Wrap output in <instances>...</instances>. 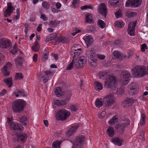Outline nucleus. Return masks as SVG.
I'll use <instances>...</instances> for the list:
<instances>
[{
    "label": "nucleus",
    "instance_id": "603ef678",
    "mask_svg": "<svg viewBox=\"0 0 148 148\" xmlns=\"http://www.w3.org/2000/svg\"><path fill=\"white\" fill-rule=\"evenodd\" d=\"M15 77L16 80L18 79H23V75L21 73H16Z\"/></svg>",
    "mask_w": 148,
    "mask_h": 148
},
{
    "label": "nucleus",
    "instance_id": "a18cd8bd",
    "mask_svg": "<svg viewBox=\"0 0 148 148\" xmlns=\"http://www.w3.org/2000/svg\"><path fill=\"white\" fill-rule=\"evenodd\" d=\"M98 24L101 29L104 28L106 25L105 23L101 20H99L98 21Z\"/></svg>",
    "mask_w": 148,
    "mask_h": 148
},
{
    "label": "nucleus",
    "instance_id": "052dcab7",
    "mask_svg": "<svg viewBox=\"0 0 148 148\" xmlns=\"http://www.w3.org/2000/svg\"><path fill=\"white\" fill-rule=\"evenodd\" d=\"M55 105L58 106H62V101L61 100H57L54 102Z\"/></svg>",
    "mask_w": 148,
    "mask_h": 148
},
{
    "label": "nucleus",
    "instance_id": "423d86ee",
    "mask_svg": "<svg viewBox=\"0 0 148 148\" xmlns=\"http://www.w3.org/2000/svg\"><path fill=\"white\" fill-rule=\"evenodd\" d=\"M40 75L41 76V81L43 83H45L48 81L49 75H53V72L49 71H46L43 73L40 72L39 75H37V76L39 78Z\"/></svg>",
    "mask_w": 148,
    "mask_h": 148
},
{
    "label": "nucleus",
    "instance_id": "3c124183",
    "mask_svg": "<svg viewBox=\"0 0 148 148\" xmlns=\"http://www.w3.org/2000/svg\"><path fill=\"white\" fill-rule=\"evenodd\" d=\"M18 93L19 95H21L23 96H25V92L23 90H19L17 89L14 93V94H16Z\"/></svg>",
    "mask_w": 148,
    "mask_h": 148
},
{
    "label": "nucleus",
    "instance_id": "58836bf2",
    "mask_svg": "<svg viewBox=\"0 0 148 148\" xmlns=\"http://www.w3.org/2000/svg\"><path fill=\"white\" fill-rule=\"evenodd\" d=\"M124 23L122 21H116L115 22L114 25L116 27L118 28H122L124 25Z\"/></svg>",
    "mask_w": 148,
    "mask_h": 148
},
{
    "label": "nucleus",
    "instance_id": "774afa93",
    "mask_svg": "<svg viewBox=\"0 0 148 148\" xmlns=\"http://www.w3.org/2000/svg\"><path fill=\"white\" fill-rule=\"evenodd\" d=\"M97 56L99 59L101 60H104L105 58V56L104 55L97 54Z\"/></svg>",
    "mask_w": 148,
    "mask_h": 148
},
{
    "label": "nucleus",
    "instance_id": "72a5a7b5",
    "mask_svg": "<svg viewBox=\"0 0 148 148\" xmlns=\"http://www.w3.org/2000/svg\"><path fill=\"white\" fill-rule=\"evenodd\" d=\"M86 23H91L93 22L92 19V15L91 14H87L86 16Z\"/></svg>",
    "mask_w": 148,
    "mask_h": 148
},
{
    "label": "nucleus",
    "instance_id": "c9c22d12",
    "mask_svg": "<svg viewBox=\"0 0 148 148\" xmlns=\"http://www.w3.org/2000/svg\"><path fill=\"white\" fill-rule=\"evenodd\" d=\"M118 120V118L116 116H114L109 121V124L110 125H114L117 121Z\"/></svg>",
    "mask_w": 148,
    "mask_h": 148
},
{
    "label": "nucleus",
    "instance_id": "6e6552de",
    "mask_svg": "<svg viewBox=\"0 0 148 148\" xmlns=\"http://www.w3.org/2000/svg\"><path fill=\"white\" fill-rule=\"evenodd\" d=\"M125 120L126 121L125 122L116 125H115V127L116 131L120 133H122L125 129V127L130 124V121L129 119L127 118H125Z\"/></svg>",
    "mask_w": 148,
    "mask_h": 148
},
{
    "label": "nucleus",
    "instance_id": "2eb2a0df",
    "mask_svg": "<svg viewBox=\"0 0 148 148\" xmlns=\"http://www.w3.org/2000/svg\"><path fill=\"white\" fill-rule=\"evenodd\" d=\"M124 75L122 81V84L123 85H126L129 82V77L130 74L128 71H125L123 72Z\"/></svg>",
    "mask_w": 148,
    "mask_h": 148
},
{
    "label": "nucleus",
    "instance_id": "4d7b16f0",
    "mask_svg": "<svg viewBox=\"0 0 148 148\" xmlns=\"http://www.w3.org/2000/svg\"><path fill=\"white\" fill-rule=\"evenodd\" d=\"M89 31L90 32L95 34L96 32V30L95 27L94 26H92L90 27Z\"/></svg>",
    "mask_w": 148,
    "mask_h": 148
},
{
    "label": "nucleus",
    "instance_id": "b1692460",
    "mask_svg": "<svg viewBox=\"0 0 148 148\" xmlns=\"http://www.w3.org/2000/svg\"><path fill=\"white\" fill-rule=\"evenodd\" d=\"M18 121L23 124L24 125H27V119L25 115L19 116L18 117Z\"/></svg>",
    "mask_w": 148,
    "mask_h": 148
},
{
    "label": "nucleus",
    "instance_id": "aec40b11",
    "mask_svg": "<svg viewBox=\"0 0 148 148\" xmlns=\"http://www.w3.org/2000/svg\"><path fill=\"white\" fill-rule=\"evenodd\" d=\"M142 2V0H130V5L134 8L140 6Z\"/></svg>",
    "mask_w": 148,
    "mask_h": 148
},
{
    "label": "nucleus",
    "instance_id": "f8f14e48",
    "mask_svg": "<svg viewBox=\"0 0 148 148\" xmlns=\"http://www.w3.org/2000/svg\"><path fill=\"white\" fill-rule=\"evenodd\" d=\"M81 52V48L77 49L74 45L71 48L70 54L71 55L73 56V58L75 59L76 58V56L80 55Z\"/></svg>",
    "mask_w": 148,
    "mask_h": 148
},
{
    "label": "nucleus",
    "instance_id": "4c0bfd02",
    "mask_svg": "<svg viewBox=\"0 0 148 148\" xmlns=\"http://www.w3.org/2000/svg\"><path fill=\"white\" fill-rule=\"evenodd\" d=\"M107 131L109 136L112 137L114 135V130L112 127H109L107 129Z\"/></svg>",
    "mask_w": 148,
    "mask_h": 148
},
{
    "label": "nucleus",
    "instance_id": "680f3d73",
    "mask_svg": "<svg viewBox=\"0 0 148 148\" xmlns=\"http://www.w3.org/2000/svg\"><path fill=\"white\" fill-rule=\"evenodd\" d=\"M107 74V73L100 72L99 73V78H102L104 77L105 75Z\"/></svg>",
    "mask_w": 148,
    "mask_h": 148
},
{
    "label": "nucleus",
    "instance_id": "37998d69",
    "mask_svg": "<svg viewBox=\"0 0 148 148\" xmlns=\"http://www.w3.org/2000/svg\"><path fill=\"white\" fill-rule=\"evenodd\" d=\"M145 115L144 114H142L141 115V119L140 120V122L139 124L140 125H144L145 123Z\"/></svg>",
    "mask_w": 148,
    "mask_h": 148
},
{
    "label": "nucleus",
    "instance_id": "de8ad7c7",
    "mask_svg": "<svg viewBox=\"0 0 148 148\" xmlns=\"http://www.w3.org/2000/svg\"><path fill=\"white\" fill-rule=\"evenodd\" d=\"M69 109L72 112H75L77 109V106L76 105H72L70 106Z\"/></svg>",
    "mask_w": 148,
    "mask_h": 148
},
{
    "label": "nucleus",
    "instance_id": "bf43d9fd",
    "mask_svg": "<svg viewBox=\"0 0 148 148\" xmlns=\"http://www.w3.org/2000/svg\"><path fill=\"white\" fill-rule=\"evenodd\" d=\"M79 0H73L72 2V5L73 8H75L77 6V4L79 3Z\"/></svg>",
    "mask_w": 148,
    "mask_h": 148
},
{
    "label": "nucleus",
    "instance_id": "c756f323",
    "mask_svg": "<svg viewBox=\"0 0 148 148\" xmlns=\"http://www.w3.org/2000/svg\"><path fill=\"white\" fill-rule=\"evenodd\" d=\"M62 89L59 87L56 88L54 90V93L57 97H60L63 95V92Z\"/></svg>",
    "mask_w": 148,
    "mask_h": 148
},
{
    "label": "nucleus",
    "instance_id": "412c9836",
    "mask_svg": "<svg viewBox=\"0 0 148 148\" xmlns=\"http://www.w3.org/2000/svg\"><path fill=\"white\" fill-rule=\"evenodd\" d=\"M95 52V51L93 48H90L86 52V56L88 58L93 57V55Z\"/></svg>",
    "mask_w": 148,
    "mask_h": 148
},
{
    "label": "nucleus",
    "instance_id": "393cba45",
    "mask_svg": "<svg viewBox=\"0 0 148 148\" xmlns=\"http://www.w3.org/2000/svg\"><path fill=\"white\" fill-rule=\"evenodd\" d=\"M89 64L90 66L95 67L97 64L96 60L94 57L88 58Z\"/></svg>",
    "mask_w": 148,
    "mask_h": 148
},
{
    "label": "nucleus",
    "instance_id": "473e14b6",
    "mask_svg": "<svg viewBox=\"0 0 148 148\" xmlns=\"http://www.w3.org/2000/svg\"><path fill=\"white\" fill-rule=\"evenodd\" d=\"M121 3V2L119 1V0L117 1V0H110V1L109 2V4L115 7L119 5Z\"/></svg>",
    "mask_w": 148,
    "mask_h": 148
},
{
    "label": "nucleus",
    "instance_id": "09e8293b",
    "mask_svg": "<svg viewBox=\"0 0 148 148\" xmlns=\"http://www.w3.org/2000/svg\"><path fill=\"white\" fill-rule=\"evenodd\" d=\"M116 17L117 18H119L121 17L122 16V14L121 11L120 10H118L116 12L114 13Z\"/></svg>",
    "mask_w": 148,
    "mask_h": 148
},
{
    "label": "nucleus",
    "instance_id": "6e6d98bb",
    "mask_svg": "<svg viewBox=\"0 0 148 148\" xmlns=\"http://www.w3.org/2000/svg\"><path fill=\"white\" fill-rule=\"evenodd\" d=\"M42 6L46 9H48L49 7V3L47 1H44L42 3Z\"/></svg>",
    "mask_w": 148,
    "mask_h": 148
},
{
    "label": "nucleus",
    "instance_id": "c85d7f7f",
    "mask_svg": "<svg viewBox=\"0 0 148 148\" xmlns=\"http://www.w3.org/2000/svg\"><path fill=\"white\" fill-rule=\"evenodd\" d=\"M15 64L18 67L21 66L23 63L24 60L22 58L18 57L15 60Z\"/></svg>",
    "mask_w": 148,
    "mask_h": 148
},
{
    "label": "nucleus",
    "instance_id": "ddd939ff",
    "mask_svg": "<svg viewBox=\"0 0 148 148\" xmlns=\"http://www.w3.org/2000/svg\"><path fill=\"white\" fill-rule=\"evenodd\" d=\"M12 65V64L10 62L8 63L5 66H4L2 69V72L4 75L6 76H8L10 70V67Z\"/></svg>",
    "mask_w": 148,
    "mask_h": 148
},
{
    "label": "nucleus",
    "instance_id": "a19ab883",
    "mask_svg": "<svg viewBox=\"0 0 148 148\" xmlns=\"http://www.w3.org/2000/svg\"><path fill=\"white\" fill-rule=\"evenodd\" d=\"M124 88L123 87H120L118 90L117 89L116 92H114V93L120 95L123 94L124 92Z\"/></svg>",
    "mask_w": 148,
    "mask_h": 148
},
{
    "label": "nucleus",
    "instance_id": "7ed1b4c3",
    "mask_svg": "<svg viewBox=\"0 0 148 148\" xmlns=\"http://www.w3.org/2000/svg\"><path fill=\"white\" fill-rule=\"evenodd\" d=\"M106 81L105 82L104 87L110 90L115 91L116 79L112 76H110L106 77Z\"/></svg>",
    "mask_w": 148,
    "mask_h": 148
},
{
    "label": "nucleus",
    "instance_id": "dca6fc26",
    "mask_svg": "<svg viewBox=\"0 0 148 148\" xmlns=\"http://www.w3.org/2000/svg\"><path fill=\"white\" fill-rule=\"evenodd\" d=\"M138 88L137 84L135 83L131 84L130 87V95H133L136 94L138 92Z\"/></svg>",
    "mask_w": 148,
    "mask_h": 148
},
{
    "label": "nucleus",
    "instance_id": "9d476101",
    "mask_svg": "<svg viewBox=\"0 0 148 148\" xmlns=\"http://www.w3.org/2000/svg\"><path fill=\"white\" fill-rule=\"evenodd\" d=\"M10 40L1 38L0 39V47L2 49H7L11 45Z\"/></svg>",
    "mask_w": 148,
    "mask_h": 148
},
{
    "label": "nucleus",
    "instance_id": "864d4df0",
    "mask_svg": "<svg viewBox=\"0 0 148 148\" xmlns=\"http://www.w3.org/2000/svg\"><path fill=\"white\" fill-rule=\"evenodd\" d=\"M17 48L15 45L13 47V49H11L10 50L11 53L13 55H15L17 51Z\"/></svg>",
    "mask_w": 148,
    "mask_h": 148
},
{
    "label": "nucleus",
    "instance_id": "7c9ffc66",
    "mask_svg": "<svg viewBox=\"0 0 148 148\" xmlns=\"http://www.w3.org/2000/svg\"><path fill=\"white\" fill-rule=\"evenodd\" d=\"M115 58H117L119 60H121L122 59V55L121 53L119 51H114L113 53Z\"/></svg>",
    "mask_w": 148,
    "mask_h": 148
},
{
    "label": "nucleus",
    "instance_id": "0e129e2a",
    "mask_svg": "<svg viewBox=\"0 0 148 148\" xmlns=\"http://www.w3.org/2000/svg\"><path fill=\"white\" fill-rule=\"evenodd\" d=\"M40 18L43 19L44 21H46L48 20V18L44 14H42L40 16Z\"/></svg>",
    "mask_w": 148,
    "mask_h": 148
},
{
    "label": "nucleus",
    "instance_id": "e2e57ef3",
    "mask_svg": "<svg viewBox=\"0 0 148 148\" xmlns=\"http://www.w3.org/2000/svg\"><path fill=\"white\" fill-rule=\"evenodd\" d=\"M147 49V45L146 44H143L142 45L141 50L142 51H145V49Z\"/></svg>",
    "mask_w": 148,
    "mask_h": 148
},
{
    "label": "nucleus",
    "instance_id": "5fc2aeb1",
    "mask_svg": "<svg viewBox=\"0 0 148 148\" xmlns=\"http://www.w3.org/2000/svg\"><path fill=\"white\" fill-rule=\"evenodd\" d=\"M53 34H50L46 38V42H48L53 40L55 37L53 36Z\"/></svg>",
    "mask_w": 148,
    "mask_h": 148
},
{
    "label": "nucleus",
    "instance_id": "4be33fe9",
    "mask_svg": "<svg viewBox=\"0 0 148 148\" xmlns=\"http://www.w3.org/2000/svg\"><path fill=\"white\" fill-rule=\"evenodd\" d=\"M69 39L68 38L64 36H58L57 38L56 42L58 43L62 42L67 43L69 42Z\"/></svg>",
    "mask_w": 148,
    "mask_h": 148
},
{
    "label": "nucleus",
    "instance_id": "bb28decb",
    "mask_svg": "<svg viewBox=\"0 0 148 148\" xmlns=\"http://www.w3.org/2000/svg\"><path fill=\"white\" fill-rule=\"evenodd\" d=\"M7 6L8 7L5 11L11 14L13 12V11L15 10V8L14 7L12 6V3H8Z\"/></svg>",
    "mask_w": 148,
    "mask_h": 148
},
{
    "label": "nucleus",
    "instance_id": "49530a36",
    "mask_svg": "<svg viewBox=\"0 0 148 148\" xmlns=\"http://www.w3.org/2000/svg\"><path fill=\"white\" fill-rule=\"evenodd\" d=\"M88 9H91L92 10H94V7L91 5H85L84 6H82L81 7V9L82 10Z\"/></svg>",
    "mask_w": 148,
    "mask_h": 148
},
{
    "label": "nucleus",
    "instance_id": "5701e85b",
    "mask_svg": "<svg viewBox=\"0 0 148 148\" xmlns=\"http://www.w3.org/2000/svg\"><path fill=\"white\" fill-rule=\"evenodd\" d=\"M16 137L18 138V140L19 141H21L22 142L25 141L27 137V135L26 134H20L16 135Z\"/></svg>",
    "mask_w": 148,
    "mask_h": 148
},
{
    "label": "nucleus",
    "instance_id": "8fccbe9b",
    "mask_svg": "<svg viewBox=\"0 0 148 148\" xmlns=\"http://www.w3.org/2000/svg\"><path fill=\"white\" fill-rule=\"evenodd\" d=\"M74 59H73L72 60V62H71L68 66H67L66 68V69L67 70H71L73 68V66L75 67V66L74 65Z\"/></svg>",
    "mask_w": 148,
    "mask_h": 148
},
{
    "label": "nucleus",
    "instance_id": "f03ea898",
    "mask_svg": "<svg viewBox=\"0 0 148 148\" xmlns=\"http://www.w3.org/2000/svg\"><path fill=\"white\" fill-rule=\"evenodd\" d=\"M132 74L134 77L140 78L143 77L147 73L146 67L143 66H136L132 69Z\"/></svg>",
    "mask_w": 148,
    "mask_h": 148
},
{
    "label": "nucleus",
    "instance_id": "69168bd1",
    "mask_svg": "<svg viewBox=\"0 0 148 148\" xmlns=\"http://www.w3.org/2000/svg\"><path fill=\"white\" fill-rule=\"evenodd\" d=\"M137 14V12H130V18L135 17L136 16Z\"/></svg>",
    "mask_w": 148,
    "mask_h": 148
},
{
    "label": "nucleus",
    "instance_id": "6ab92c4d",
    "mask_svg": "<svg viewBox=\"0 0 148 148\" xmlns=\"http://www.w3.org/2000/svg\"><path fill=\"white\" fill-rule=\"evenodd\" d=\"M136 22H130V36H134L135 35V28L136 26Z\"/></svg>",
    "mask_w": 148,
    "mask_h": 148
},
{
    "label": "nucleus",
    "instance_id": "0eeeda50",
    "mask_svg": "<svg viewBox=\"0 0 148 148\" xmlns=\"http://www.w3.org/2000/svg\"><path fill=\"white\" fill-rule=\"evenodd\" d=\"M85 137L83 135H79L74 139V144L75 148H82L81 145L84 141Z\"/></svg>",
    "mask_w": 148,
    "mask_h": 148
},
{
    "label": "nucleus",
    "instance_id": "39448f33",
    "mask_svg": "<svg viewBox=\"0 0 148 148\" xmlns=\"http://www.w3.org/2000/svg\"><path fill=\"white\" fill-rule=\"evenodd\" d=\"M86 58L84 56H80L75 59L74 62V65L77 68L83 66L86 63Z\"/></svg>",
    "mask_w": 148,
    "mask_h": 148
},
{
    "label": "nucleus",
    "instance_id": "f3484780",
    "mask_svg": "<svg viewBox=\"0 0 148 148\" xmlns=\"http://www.w3.org/2000/svg\"><path fill=\"white\" fill-rule=\"evenodd\" d=\"M99 11L102 15L106 16L107 15V9L105 4L102 3L99 6Z\"/></svg>",
    "mask_w": 148,
    "mask_h": 148
},
{
    "label": "nucleus",
    "instance_id": "9b49d317",
    "mask_svg": "<svg viewBox=\"0 0 148 148\" xmlns=\"http://www.w3.org/2000/svg\"><path fill=\"white\" fill-rule=\"evenodd\" d=\"M10 127L14 130V132H17L18 131L21 132L23 130V127L21 124L14 122L12 123L10 125Z\"/></svg>",
    "mask_w": 148,
    "mask_h": 148
},
{
    "label": "nucleus",
    "instance_id": "cd10ccee",
    "mask_svg": "<svg viewBox=\"0 0 148 148\" xmlns=\"http://www.w3.org/2000/svg\"><path fill=\"white\" fill-rule=\"evenodd\" d=\"M3 81L9 87H11L13 84L12 79L11 77L4 78Z\"/></svg>",
    "mask_w": 148,
    "mask_h": 148
},
{
    "label": "nucleus",
    "instance_id": "ea45409f",
    "mask_svg": "<svg viewBox=\"0 0 148 148\" xmlns=\"http://www.w3.org/2000/svg\"><path fill=\"white\" fill-rule=\"evenodd\" d=\"M96 86V89L99 91L102 90L103 88V86L102 84L99 82H96L95 84Z\"/></svg>",
    "mask_w": 148,
    "mask_h": 148
},
{
    "label": "nucleus",
    "instance_id": "20e7f679",
    "mask_svg": "<svg viewBox=\"0 0 148 148\" xmlns=\"http://www.w3.org/2000/svg\"><path fill=\"white\" fill-rule=\"evenodd\" d=\"M70 112L65 109L59 110L56 115V119L59 121H64L70 115Z\"/></svg>",
    "mask_w": 148,
    "mask_h": 148
},
{
    "label": "nucleus",
    "instance_id": "338daca9",
    "mask_svg": "<svg viewBox=\"0 0 148 148\" xmlns=\"http://www.w3.org/2000/svg\"><path fill=\"white\" fill-rule=\"evenodd\" d=\"M4 56L1 53H0V63L2 62L5 60Z\"/></svg>",
    "mask_w": 148,
    "mask_h": 148
},
{
    "label": "nucleus",
    "instance_id": "a878e982",
    "mask_svg": "<svg viewBox=\"0 0 148 148\" xmlns=\"http://www.w3.org/2000/svg\"><path fill=\"white\" fill-rule=\"evenodd\" d=\"M112 141L115 145L118 146H121L122 145V140L118 137L113 138Z\"/></svg>",
    "mask_w": 148,
    "mask_h": 148
},
{
    "label": "nucleus",
    "instance_id": "79ce46f5",
    "mask_svg": "<svg viewBox=\"0 0 148 148\" xmlns=\"http://www.w3.org/2000/svg\"><path fill=\"white\" fill-rule=\"evenodd\" d=\"M130 103V98H127L125 99L122 103V105L124 107H127L129 106Z\"/></svg>",
    "mask_w": 148,
    "mask_h": 148
},
{
    "label": "nucleus",
    "instance_id": "2f4dec72",
    "mask_svg": "<svg viewBox=\"0 0 148 148\" xmlns=\"http://www.w3.org/2000/svg\"><path fill=\"white\" fill-rule=\"evenodd\" d=\"M104 103V102L102 101L101 98L100 99H97L95 101V104L97 107L99 108L103 106Z\"/></svg>",
    "mask_w": 148,
    "mask_h": 148
},
{
    "label": "nucleus",
    "instance_id": "1a4fd4ad",
    "mask_svg": "<svg viewBox=\"0 0 148 148\" xmlns=\"http://www.w3.org/2000/svg\"><path fill=\"white\" fill-rule=\"evenodd\" d=\"M103 99L104 104L107 107H109L111 106L114 102L113 96L111 95H107L103 98Z\"/></svg>",
    "mask_w": 148,
    "mask_h": 148
},
{
    "label": "nucleus",
    "instance_id": "a211bd4d",
    "mask_svg": "<svg viewBox=\"0 0 148 148\" xmlns=\"http://www.w3.org/2000/svg\"><path fill=\"white\" fill-rule=\"evenodd\" d=\"M79 127L78 126H73L69 130L66 132L65 134L67 136L69 137L75 133Z\"/></svg>",
    "mask_w": 148,
    "mask_h": 148
},
{
    "label": "nucleus",
    "instance_id": "c03bdc74",
    "mask_svg": "<svg viewBox=\"0 0 148 148\" xmlns=\"http://www.w3.org/2000/svg\"><path fill=\"white\" fill-rule=\"evenodd\" d=\"M59 23L58 21L56 20L54 21H51L49 23V25L51 27H55Z\"/></svg>",
    "mask_w": 148,
    "mask_h": 148
},
{
    "label": "nucleus",
    "instance_id": "4468645a",
    "mask_svg": "<svg viewBox=\"0 0 148 148\" xmlns=\"http://www.w3.org/2000/svg\"><path fill=\"white\" fill-rule=\"evenodd\" d=\"M83 39L86 43L87 47H90L92 44L93 41V39L91 35L86 34L83 38Z\"/></svg>",
    "mask_w": 148,
    "mask_h": 148
},
{
    "label": "nucleus",
    "instance_id": "f257e3e1",
    "mask_svg": "<svg viewBox=\"0 0 148 148\" xmlns=\"http://www.w3.org/2000/svg\"><path fill=\"white\" fill-rule=\"evenodd\" d=\"M25 101L22 99H18L13 102L12 103V110L14 113H20L24 110Z\"/></svg>",
    "mask_w": 148,
    "mask_h": 148
},
{
    "label": "nucleus",
    "instance_id": "13d9d810",
    "mask_svg": "<svg viewBox=\"0 0 148 148\" xmlns=\"http://www.w3.org/2000/svg\"><path fill=\"white\" fill-rule=\"evenodd\" d=\"M69 98H66L65 99H64L61 100V101H62V106H64L67 103L69 102Z\"/></svg>",
    "mask_w": 148,
    "mask_h": 148
},
{
    "label": "nucleus",
    "instance_id": "e433bc0d",
    "mask_svg": "<svg viewBox=\"0 0 148 148\" xmlns=\"http://www.w3.org/2000/svg\"><path fill=\"white\" fill-rule=\"evenodd\" d=\"M62 141H57L53 142L52 143V147L53 148H60V145L62 143Z\"/></svg>",
    "mask_w": 148,
    "mask_h": 148
},
{
    "label": "nucleus",
    "instance_id": "f704fd0d",
    "mask_svg": "<svg viewBox=\"0 0 148 148\" xmlns=\"http://www.w3.org/2000/svg\"><path fill=\"white\" fill-rule=\"evenodd\" d=\"M32 49L33 51L35 52L38 51L39 50V47L37 42L36 41L34 42V45L32 47Z\"/></svg>",
    "mask_w": 148,
    "mask_h": 148
}]
</instances>
